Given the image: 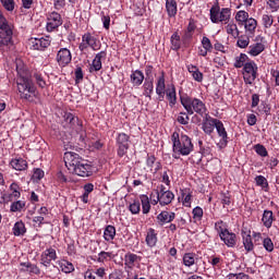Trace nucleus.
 Masks as SVG:
<instances>
[{
  "mask_svg": "<svg viewBox=\"0 0 279 279\" xmlns=\"http://www.w3.org/2000/svg\"><path fill=\"white\" fill-rule=\"evenodd\" d=\"M216 125H217V119L211 118L208 113H207V116L203 117L202 130L208 136H210V134H213L215 132Z\"/></svg>",
  "mask_w": 279,
  "mask_h": 279,
  "instance_id": "8",
  "label": "nucleus"
},
{
  "mask_svg": "<svg viewBox=\"0 0 279 279\" xmlns=\"http://www.w3.org/2000/svg\"><path fill=\"white\" fill-rule=\"evenodd\" d=\"M33 77L39 88H45V86H47V82H45V77H43V74L35 72Z\"/></svg>",
  "mask_w": 279,
  "mask_h": 279,
  "instance_id": "44",
  "label": "nucleus"
},
{
  "mask_svg": "<svg viewBox=\"0 0 279 279\" xmlns=\"http://www.w3.org/2000/svg\"><path fill=\"white\" fill-rule=\"evenodd\" d=\"M157 195V199L153 201V204H160V206H169V204H171V202H173L175 195H173V192H163V193H158V191L156 192Z\"/></svg>",
  "mask_w": 279,
  "mask_h": 279,
  "instance_id": "12",
  "label": "nucleus"
},
{
  "mask_svg": "<svg viewBox=\"0 0 279 279\" xmlns=\"http://www.w3.org/2000/svg\"><path fill=\"white\" fill-rule=\"evenodd\" d=\"M0 34L9 38V40L12 43V26L8 24V20H5L3 15H0Z\"/></svg>",
  "mask_w": 279,
  "mask_h": 279,
  "instance_id": "14",
  "label": "nucleus"
},
{
  "mask_svg": "<svg viewBox=\"0 0 279 279\" xmlns=\"http://www.w3.org/2000/svg\"><path fill=\"white\" fill-rule=\"evenodd\" d=\"M25 208V202L17 201L11 204V213H21Z\"/></svg>",
  "mask_w": 279,
  "mask_h": 279,
  "instance_id": "43",
  "label": "nucleus"
},
{
  "mask_svg": "<svg viewBox=\"0 0 279 279\" xmlns=\"http://www.w3.org/2000/svg\"><path fill=\"white\" fill-rule=\"evenodd\" d=\"M146 243L148 247H155L156 243H158V238L156 236V231L154 229L148 230Z\"/></svg>",
  "mask_w": 279,
  "mask_h": 279,
  "instance_id": "29",
  "label": "nucleus"
},
{
  "mask_svg": "<svg viewBox=\"0 0 279 279\" xmlns=\"http://www.w3.org/2000/svg\"><path fill=\"white\" fill-rule=\"evenodd\" d=\"M191 118H189V114L186 112H181L180 116H178L177 121L181 125H189V121Z\"/></svg>",
  "mask_w": 279,
  "mask_h": 279,
  "instance_id": "49",
  "label": "nucleus"
},
{
  "mask_svg": "<svg viewBox=\"0 0 279 279\" xmlns=\"http://www.w3.org/2000/svg\"><path fill=\"white\" fill-rule=\"evenodd\" d=\"M33 178H35V180H43V178H45V171L40 168L35 169Z\"/></svg>",
  "mask_w": 279,
  "mask_h": 279,
  "instance_id": "61",
  "label": "nucleus"
},
{
  "mask_svg": "<svg viewBox=\"0 0 279 279\" xmlns=\"http://www.w3.org/2000/svg\"><path fill=\"white\" fill-rule=\"evenodd\" d=\"M166 9L168 16H175L178 14V2L175 0H166Z\"/></svg>",
  "mask_w": 279,
  "mask_h": 279,
  "instance_id": "24",
  "label": "nucleus"
},
{
  "mask_svg": "<svg viewBox=\"0 0 279 279\" xmlns=\"http://www.w3.org/2000/svg\"><path fill=\"white\" fill-rule=\"evenodd\" d=\"M181 104L185 108L187 114H199V117H206L208 114V109L206 104L198 98L181 97Z\"/></svg>",
  "mask_w": 279,
  "mask_h": 279,
  "instance_id": "4",
  "label": "nucleus"
},
{
  "mask_svg": "<svg viewBox=\"0 0 279 279\" xmlns=\"http://www.w3.org/2000/svg\"><path fill=\"white\" fill-rule=\"evenodd\" d=\"M62 25V16L58 12H52L48 16V22H47V31L48 32H53V29H58Z\"/></svg>",
  "mask_w": 279,
  "mask_h": 279,
  "instance_id": "11",
  "label": "nucleus"
},
{
  "mask_svg": "<svg viewBox=\"0 0 279 279\" xmlns=\"http://www.w3.org/2000/svg\"><path fill=\"white\" fill-rule=\"evenodd\" d=\"M11 167H13L15 171H25V169H27V161L23 158L13 159L11 161Z\"/></svg>",
  "mask_w": 279,
  "mask_h": 279,
  "instance_id": "26",
  "label": "nucleus"
},
{
  "mask_svg": "<svg viewBox=\"0 0 279 279\" xmlns=\"http://www.w3.org/2000/svg\"><path fill=\"white\" fill-rule=\"evenodd\" d=\"M216 130L218 135L222 137V141H228V132H226V128L223 126V122L221 120L216 121Z\"/></svg>",
  "mask_w": 279,
  "mask_h": 279,
  "instance_id": "33",
  "label": "nucleus"
},
{
  "mask_svg": "<svg viewBox=\"0 0 279 279\" xmlns=\"http://www.w3.org/2000/svg\"><path fill=\"white\" fill-rule=\"evenodd\" d=\"M243 69L244 82L246 84H254V81L256 80V75L258 73V66L256 65V63L254 61L246 62Z\"/></svg>",
  "mask_w": 279,
  "mask_h": 279,
  "instance_id": "7",
  "label": "nucleus"
},
{
  "mask_svg": "<svg viewBox=\"0 0 279 279\" xmlns=\"http://www.w3.org/2000/svg\"><path fill=\"white\" fill-rule=\"evenodd\" d=\"M263 244L267 252H274V242L271 241V239L269 238L264 239Z\"/></svg>",
  "mask_w": 279,
  "mask_h": 279,
  "instance_id": "58",
  "label": "nucleus"
},
{
  "mask_svg": "<svg viewBox=\"0 0 279 279\" xmlns=\"http://www.w3.org/2000/svg\"><path fill=\"white\" fill-rule=\"evenodd\" d=\"M171 138L173 143V151L175 154H181V156H189V154L193 151V142L187 135H181L180 138V133L173 132Z\"/></svg>",
  "mask_w": 279,
  "mask_h": 279,
  "instance_id": "3",
  "label": "nucleus"
},
{
  "mask_svg": "<svg viewBox=\"0 0 279 279\" xmlns=\"http://www.w3.org/2000/svg\"><path fill=\"white\" fill-rule=\"evenodd\" d=\"M144 80H145V75L143 74V72L141 70H136V71L132 72L131 84H133V86H141V84H143Z\"/></svg>",
  "mask_w": 279,
  "mask_h": 279,
  "instance_id": "21",
  "label": "nucleus"
},
{
  "mask_svg": "<svg viewBox=\"0 0 279 279\" xmlns=\"http://www.w3.org/2000/svg\"><path fill=\"white\" fill-rule=\"evenodd\" d=\"M203 49H206L207 51H213V43H210V39L208 37H203L202 39Z\"/></svg>",
  "mask_w": 279,
  "mask_h": 279,
  "instance_id": "56",
  "label": "nucleus"
},
{
  "mask_svg": "<svg viewBox=\"0 0 279 279\" xmlns=\"http://www.w3.org/2000/svg\"><path fill=\"white\" fill-rule=\"evenodd\" d=\"M166 97L170 104V106H175L178 101V97L175 96V87L166 90Z\"/></svg>",
  "mask_w": 279,
  "mask_h": 279,
  "instance_id": "34",
  "label": "nucleus"
},
{
  "mask_svg": "<svg viewBox=\"0 0 279 279\" xmlns=\"http://www.w3.org/2000/svg\"><path fill=\"white\" fill-rule=\"evenodd\" d=\"M227 34H230L234 38H239V35L241 33L239 32V27L236 26V24H228Z\"/></svg>",
  "mask_w": 279,
  "mask_h": 279,
  "instance_id": "42",
  "label": "nucleus"
},
{
  "mask_svg": "<svg viewBox=\"0 0 279 279\" xmlns=\"http://www.w3.org/2000/svg\"><path fill=\"white\" fill-rule=\"evenodd\" d=\"M117 147H118V156L123 158L125 154H128V149H130V135L125 133H119L116 138Z\"/></svg>",
  "mask_w": 279,
  "mask_h": 279,
  "instance_id": "6",
  "label": "nucleus"
},
{
  "mask_svg": "<svg viewBox=\"0 0 279 279\" xmlns=\"http://www.w3.org/2000/svg\"><path fill=\"white\" fill-rule=\"evenodd\" d=\"M27 232V229L25 228V222L24 221H17L15 222L13 227V234L14 236H23Z\"/></svg>",
  "mask_w": 279,
  "mask_h": 279,
  "instance_id": "28",
  "label": "nucleus"
},
{
  "mask_svg": "<svg viewBox=\"0 0 279 279\" xmlns=\"http://www.w3.org/2000/svg\"><path fill=\"white\" fill-rule=\"evenodd\" d=\"M31 43H32V48L35 49L36 51H44V49H47V47L51 45V41H49V39H46L44 37L31 39Z\"/></svg>",
  "mask_w": 279,
  "mask_h": 279,
  "instance_id": "16",
  "label": "nucleus"
},
{
  "mask_svg": "<svg viewBox=\"0 0 279 279\" xmlns=\"http://www.w3.org/2000/svg\"><path fill=\"white\" fill-rule=\"evenodd\" d=\"M254 149L258 156H262V158H267L268 156L267 148H265L263 144H256L254 146Z\"/></svg>",
  "mask_w": 279,
  "mask_h": 279,
  "instance_id": "46",
  "label": "nucleus"
},
{
  "mask_svg": "<svg viewBox=\"0 0 279 279\" xmlns=\"http://www.w3.org/2000/svg\"><path fill=\"white\" fill-rule=\"evenodd\" d=\"M151 93H154V81H147L144 82V95L145 97H149L151 99Z\"/></svg>",
  "mask_w": 279,
  "mask_h": 279,
  "instance_id": "36",
  "label": "nucleus"
},
{
  "mask_svg": "<svg viewBox=\"0 0 279 279\" xmlns=\"http://www.w3.org/2000/svg\"><path fill=\"white\" fill-rule=\"evenodd\" d=\"M114 236H117V229L114 226H107L104 232L105 241H114Z\"/></svg>",
  "mask_w": 279,
  "mask_h": 279,
  "instance_id": "27",
  "label": "nucleus"
},
{
  "mask_svg": "<svg viewBox=\"0 0 279 279\" xmlns=\"http://www.w3.org/2000/svg\"><path fill=\"white\" fill-rule=\"evenodd\" d=\"M247 62V54L241 53L239 57H235L234 66L235 69H241L242 66H245Z\"/></svg>",
  "mask_w": 279,
  "mask_h": 279,
  "instance_id": "38",
  "label": "nucleus"
},
{
  "mask_svg": "<svg viewBox=\"0 0 279 279\" xmlns=\"http://www.w3.org/2000/svg\"><path fill=\"white\" fill-rule=\"evenodd\" d=\"M262 221L265 228H269L274 223V213L271 210H265L263 214Z\"/></svg>",
  "mask_w": 279,
  "mask_h": 279,
  "instance_id": "32",
  "label": "nucleus"
},
{
  "mask_svg": "<svg viewBox=\"0 0 279 279\" xmlns=\"http://www.w3.org/2000/svg\"><path fill=\"white\" fill-rule=\"evenodd\" d=\"M175 219V213H169V211H161L157 216V221L159 226H165V223H171Z\"/></svg>",
  "mask_w": 279,
  "mask_h": 279,
  "instance_id": "18",
  "label": "nucleus"
},
{
  "mask_svg": "<svg viewBox=\"0 0 279 279\" xmlns=\"http://www.w3.org/2000/svg\"><path fill=\"white\" fill-rule=\"evenodd\" d=\"M102 58H106V51H100L96 54V57L93 60V63L89 68L90 73H93V71H101V59Z\"/></svg>",
  "mask_w": 279,
  "mask_h": 279,
  "instance_id": "19",
  "label": "nucleus"
},
{
  "mask_svg": "<svg viewBox=\"0 0 279 279\" xmlns=\"http://www.w3.org/2000/svg\"><path fill=\"white\" fill-rule=\"evenodd\" d=\"M267 5L271 12H278L279 10V0H266Z\"/></svg>",
  "mask_w": 279,
  "mask_h": 279,
  "instance_id": "53",
  "label": "nucleus"
},
{
  "mask_svg": "<svg viewBox=\"0 0 279 279\" xmlns=\"http://www.w3.org/2000/svg\"><path fill=\"white\" fill-rule=\"evenodd\" d=\"M60 267H61V271H63V274H71V272L75 271V267L73 266V264L68 260L60 262Z\"/></svg>",
  "mask_w": 279,
  "mask_h": 279,
  "instance_id": "37",
  "label": "nucleus"
},
{
  "mask_svg": "<svg viewBox=\"0 0 279 279\" xmlns=\"http://www.w3.org/2000/svg\"><path fill=\"white\" fill-rule=\"evenodd\" d=\"M129 210L132 213V215H138V213H141V201H134L129 206Z\"/></svg>",
  "mask_w": 279,
  "mask_h": 279,
  "instance_id": "47",
  "label": "nucleus"
},
{
  "mask_svg": "<svg viewBox=\"0 0 279 279\" xmlns=\"http://www.w3.org/2000/svg\"><path fill=\"white\" fill-rule=\"evenodd\" d=\"M262 23L266 29H269L274 25V15L264 14L262 16Z\"/></svg>",
  "mask_w": 279,
  "mask_h": 279,
  "instance_id": "40",
  "label": "nucleus"
},
{
  "mask_svg": "<svg viewBox=\"0 0 279 279\" xmlns=\"http://www.w3.org/2000/svg\"><path fill=\"white\" fill-rule=\"evenodd\" d=\"M260 101V96L258 94H253L252 95V108H256Z\"/></svg>",
  "mask_w": 279,
  "mask_h": 279,
  "instance_id": "63",
  "label": "nucleus"
},
{
  "mask_svg": "<svg viewBox=\"0 0 279 279\" xmlns=\"http://www.w3.org/2000/svg\"><path fill=\"white\" fill-rule=\"evenodd\" d=\"M63 117H64L65 123H69L72 130H75V132H83L82 121H80V118L75 117L73 113H70V112L64 113Z\"/></svg>",
  "mask_w": 279,
  "mask_h": 279,
  "instance_id": "13",
  "label": "nucleus"
},
{
  "mask_svg": "<svg viewBox=\"0 0 279 279\" xmlns=\"http://www.w3.org/2000/svg\"><path fill=\"white\" fill-rule=\"evenodd\" d=\"M228 279H250V275H246L244 272L229 274Z\"/></svg>",
  "mask_w": 279,
  "mask_h": 279,
  "instance_id": "57",
  "label": "nucleus"
},
{
  "mask_svg": "<svg viewBox=\"0 0 279 279\" xmlns=\"http://www.w3.org/2000/svg\"><path fill=\"white\" fill-rule=\"evenodd\" d=\"M183 264L185 265V267H193V265H195V256L193 255V253H186L183 256Z\"/></svg>",
  "mask_w": 279,
  "mask_h": 279,
  "instance_id": "41",
  "label": "nucleus"
},
{
  "mask_svg": "<svg viewBox=\"0 0 279 279\" xmlns=\"http://www.w3.org/2000/svg\"><path fill=\"white\" fill-rule=\"evenodd\" d=\"M255 182L257 186H262V189H266V186H269V183H267V179L263 175H257L255 178Z\"/></svg>",
  "mask_w": 279,
  "mask_h": 279,
  "instance_id": "52",
  "label": "nucleus"
},
{
  "mask_svg": "<svg viewBox=\"0 0 279 279\" xmlns=\"http://www.w3.org/2000/svg\"><path fill=\"white\" fill-rule=\"evenodd\" d=\"M16 72L19 75L16 84L20 96L22 99H26L27 101H29L32 97L36 96V85H34V82L32 81L29 71L23 70L17 66Z\"/></svg>",
  "mask_w": 279,
  "mask_h": 279,
  "instance_id": "2",
  "label": "nucleus"
},
{
  "mask_svg": "<svg viewBox=\"0 0 279 279\" xmlns=\"http://www.w3.org/2000/svg\"><path fill=\"white\" fill-rule=\"evenodd\" d=\"M221 204L223 206H230V204H232V201L230 199V192L221 193Z\"/></svg>",
  "mask_w": 279,
  "mask_h": 279,
  "instance_id": "54",
  "label": "nucleus"
},
{
  "mask_svg": "<svg viewBox=\"0 0 279 279\" xmlns=\"http://www.w3.org/2000/svg\"><path fill=\"white\" fill-rule=\"evenodd\" d=\"M138 260V255L134 253H129L124 256V262L128 267H134V263Z\"/></svg>",
  "mask_w": 279,
  "mask_h": 279,
  "instance_id": "39",
  "label": "nucleus"
},
{
  "mask_svg": "<svg viewBox=\"0 0 279 279\" xmlns=\"http://www.w3.org/2000/svg\"><path fill=\"white\" fill-rule=\"evenodd\" d=\"M82 41L88 45L94 51H97V49H99V46L97 45V38L90 35V33L84 34L82 37Z\"/></svg>",
  "mask_w": 279,
  "mask_h": 279,
  "instance_id": "20",
  "label": "nucleus"
},
{
  "mask_svg": "<svg viewBox=\"0 0 279 279\" xmlns=\"http://www.w3.org/2000/svg\"><path fill=\"white\" fill-rule=\"evenodd\" d=\"M74 75H75V82L76 84H80L82 82V80H84V71L82 70V66L77 65L75 71H74Z\"/></svg>",
  "mask_w": 279,
  "mask_h": 279,
  "instance_id": "48",
  "label": "nucleus"
},
{
  "mask_svg": "<svg viewBox=\"0 0 279 279\" xmlns=\"http://www.w3.org/2000/svg\"><path fill=\"white\" fill-rule=\"evenodd\" d=\"M219 236L227 247H234L236 245V234L229 232L228 229H221Z\"/></svg>",
  "mask_w": 279,
  "mask_h": 279,
  "instance_id": "10",
  "label": "nucleus"
},
{
  "mask_svg": "<svg viewBox=\"0 0 279 279\" xmlns=\"http://www.w3.org/2000/svg\"><path fill=\"white\" fill-rule=\"evenodd\" d=\"M248 53L251 56H260V53H263L265 51V44L263 43H256V44H253L248 47Z\"/></svg>",
  "mask_w": 279,
  "mask_h": 279,
  "instance_id": "22",
  "label": "nucleus"
},
{
  "mask_svg": "<svg viewBox=\"0 0 279 279\" xmlns=\"http://www.w3.org/2000/svg\"><path fill=\"white\" fill-rule=\"evenodd\" d=\"M73 57L71 56V50L66 48H61L57 53V62L59 66H66L71 64Z\"/></svg>",
  "mask_w": 279,
  "mask_h": 279,
  "instance_id": "9",
  "label": "nucleus"
},
{
  "mask_svg": "<svg viewBox=\"0 0 279 279\" xmlns=\"http://www.w3.org/2000/svg\"><path fill=\"white\" fill-rule=\"evenodd\" d=\"M209 12L211 23H228L230 21L231 11L228 8L220 9L219 5H213Z\"/></svg>",
  "mask_w": 279,
  "mask_h": 279,
  "instance_id": "5",
  "label": "nucleus"
},
{
  "mask_svg": "<svg viewBox=\"0 0 279 279\" xmlns=\"http://www.w3.org/2000/svg\"><path fill=\"white\" fill-rule=\"evenodd\" d=\"M33 221H34V223H35V226L37 228H40L43 226V223H45V217H43V216H35L33 218Z\"/></svg>",
  "mask_w": 279,
  "mask_h": 279,
  "instance_id": "62",
  "label": "nucleus"
},
{
  "mask_svg": "<svg viewBox=\"0 0 279 279\" xmlns=\"http://www.w3.org/2000/svg\"><path fill=\"white\" fill-rule=\"evenodd\" d=\"M242 239L246 252H252L254 250V242H252V235L247 232L242 231Z\"/></svg>",
  "mask_w": 279,
  "mask_h": 279,
  "instance_id": "25",
  "label": "nucleus"
},
{
  "mask_svg": "<svg viewBox=\"0 0 279 279\" xmlns=\"http://www.w3.org/2000/svg\"><path fill=\"white\" fill-rule=\"evenodd\" d=\"M112 253H108V252H100L98 254V263H104V260H108V258H111Z\"/></svg>",
  "mask_w": 279,
  "mask_h": 279,
  "instance_id": "59",
  "label": "nucleus"
},
{
  "mask_svg": "<svg viewBox=\"0 0 279 279\" xmlns=\"http://www.w3.org/2000/svg\"><path fill=\"white\" fill-rule=\"evenodd\" d=\"M250 19V13L247 11H239L235 14V21L239 25H243Z\"/></svg>",
  "mask_w": 279,
  "mask_h": 279,
  "instance_id": "35",
  "label": "nucleus"
},
{
  "mask_svg": "<svg viewBox=\"0 0 279 279\" xmlns=\"http://www.w3.org/2000/svg\"><path fill=\"white\" fill-rule=\"evenodd\" d=\"M21 266L25 267L22 268V271H28L29 274H35L36 276L40 274V268L32 263H22Z\"/></svg>",
  "mask_w": 279,
  "mask_h": 279,
  "instance_id": "31",
  "label": "nucleus"
},
{
  "mask_svg": "<svg viewBox=\"0 0 279 279\" xmlns=\"http://www.w3.org/2000/svg\"><path fill=\"white\" fill-rule=\"evenodd\" d=\"M236 45L240 47V49H245L250 45V37L245 35L238 37Z\"/></svg>",
  "mask_w": 279,
  "mask_h": 279,
  "instance_id": "45",
  "label": "nucleus"
},
{
  "mask_svg": "<svg viewBox=\"0 0 279 279\" xmlns=\"http://www.w3.org/2000/svg\"><path fill=\"white\" fill-rule=\"evenodd\" d=\"M165 88H166L165 76L162 75L158 78L157 87H156V94L159 97V101H162V99H165Z\"/></svg>",
  "mask_w": 279,
  "mask_h": 279,
  "instance_id": "23",
  "label": "nucleus"
},
{
  "mask_svg": "<svg viewBox=\"0 0 279 279\" xmlns=\"http://www.w3.org/2000/svg\"><path fill=\"white\" fill-rule=\"evenodd\" d=\"M1 3L8 12H14V0H1Z\"/></svg>",
  "mask_w": 279,
  "mask_h": 279,
  "instance_id": "50",
  "label": "nucleus"
},
{
  "mask_svg": "<svg viewBox=\"0 0 279 279\" xmlns=\"http://www.w3.org/2000/svg\"><path fill=\"white\" fill-rule=\"evenodd\" d=\"M171 44H172V49L174 51H178V49H180V36L178 34H173L171 36Z\"/></svg>",
  "mask_w": 279,
  "mask_h": 279,
  "instance_id": "51",
  "label": "nucleus"
},
{
  "mask_svg": "<svg viewBox=\"0 0 279 279\" xmlns=\"http://www.w3.org/2000/svg\"><path fill=\"white\" fill-rule=\"evenodd\" d=\"M66 5L65 0H54V8L56 10H62Z\"/></svg>",
  "mask_w": 279,
  "mask_h": 279,
  "instance_id": "64",
  "label": "nucleus"
},
{
  "mask_svg": "<svg viewBox=\"0 0 279 279\" xmlns=\"http://www.w3.org/2000/svg\"><path fill=\"white\" fill-rule=\"evenodd\" d=\"M146 81H154V66L147 65L145 68Z\"/></svg>",
  "mask_w": 279,
  "mask_h": 279,
  "instance_id": "55",
  "label": "nucleus"
},
{
  "mask_svg": "<svg viewBox=\"0 0 279 279\" xmlns=\"http://www.w3.org/2000/svg\"><path fill=\"white\" fill-rule=\"evenodd\" d=\"M64 162L69 171L80 175V178H90L95 171V167L90 162L82 159L80 155L73 151L65 153Z\"/></svg>",
  "mask_w": 279,
  "mask_h": 279,
  "instance_id": "1",
  "label": "nucleus"
},
{
  "mask_svg": "<svg viewBox=\"0 0 279 279\" xmlns=\"http://www.w3.org/2000/svg\"><path fill=\"white\" fill-rule=\"evenodd\" d=\"M56 258H58L56 251L53 248H47L41 254V265L49 267V265H51V260H56Z\"/></svg>",
  "mask_w": 279,
  "mask_h": 279,
  "instance_id": "15",
  "label": "nucleus"
},
{
  "mask_svg": "<svg viewBox=\"0 0 279 279\" xmlns=\"http://www.w3.org/2000/svg\"><path fill=\"white\" fill-rule=\"evenodd\" d=\"M141 203H142V213L143 215L149 214V210H151V205L149 204V197L145 194L140 196Z\"/></svg>",
  "mask_w": 279,
  "mask_h": 279,
  "instance_id": "30",
  "label": "nucleus"
},
{
  "mask_svg": "<svg viewBox=\"0 0 279 279\" xmlns=\"http://www.w3.org/2000/svg\"><path fill=\"white\" fill-rule=\"evenodd\" d=\"M244 29L248 36H254L256 34V27H258V22L254 17H248L244 23Z\"/></svg>",
  "mask_w": 279,
  "mask_h": 279,
  "instance_id": "17",
  "label": "nucleus"
},
{
  "mask_svg": "<svg viewBox=\"0 0 279 279\" xmlns=\"http://www.w3.org/2000/svg\"><path fill=\"white\" fill-rule=\"evenodd\" d=\"M194 219H202L204 217V209L202 207H195L193 209Z\"/></svg>",
  "mask_w": 279,
  "mask_h": 279,
  "instance_id": "60",
  "label": "nucleus"
}]
</instances>
